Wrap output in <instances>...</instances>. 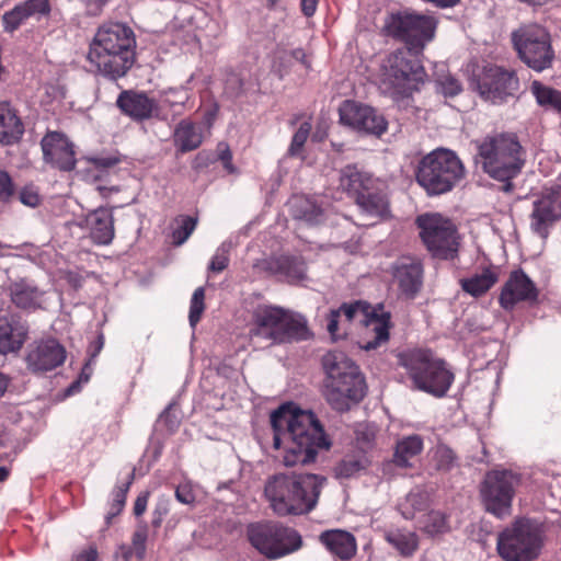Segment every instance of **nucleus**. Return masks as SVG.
Instances as JSON below:
<instances>
[{"label": "nucleus", "instance_id": "nucleus-1", "mask_svg": "<svg viewBox=\"0 0 561 561\" xmlns=\"http://www.w3.org/2000/svg\"><path fill=\"white\" fill-rule=\"evenodd\" d=\"M273 448L283 449L286 467L313 462L319 450L330 449L331 442L314 413L286 402L270 414Z\"/></svg>", "mask_w": 561, "mask_h": 561}, {"label": "nucleus", "instance_id": "nucleus-2", "mask_svg": "<svg viewBox=\"0 0 561 561\" xmlns=\"http://www.w3.org/2000/svg\"><path fill=\"white\" fill-rule=\"evenodd\" d=\"M134 31L119 22L104 23L96 30L87 54L90 67L110 80L126 76L136 59Z\"/></svg>", "mask_w": 561, "mask_h": 561}, {"label": "nucleus", "instance_id": "nucleus-3", "mask_svg": "<svg viewBox=\"0 0 561 561\" xmlns=\"http://www.w3.org/2000/svg\"><path fill=\"white\" fill-rule=\"evenodd\" d=\"M476 164L490 179L502 183L501 191L512 193L513 180L517 178L526 162L525 149L517 134L495 131L476 141Z\"/></svg>", "mask_w": 561, "mask_h": 561}, {"label": "nucleus", "instance_id": "nucleus-4", "mask_svg": "<svg viewBox=\"0 0 561 561\" xmlns=\"http://www.w3.org/2000/svg\"><path fill=\"white\" fill-rule=\"evenodd\" d=\"M327 478L314 473H275L264 485V495L278 516L304 515L318 504Z\"/></svg>", "mask_w": 561, "mask_h": 561}, {"label": "nucleus", "instance_id": "nucleus-5", "mask_svg": "<svg viewBox=\"0 0 561 561\" xmlns=\"http://www.w3.org/2000/svg\"><path fill=\"white\" fill-rule=\"evenodd\" d=\"M340 187L358 208L363 221L357 225L375 226L391 216L387 184L356 164L345 165L340 173Z\"/></svg>", "mask_w": 561, "mask_h": 561}, {"label": "nucleus", "instance_id": "nucleus-6", "mask_svg": "<svg viewBox=\"0 0 561 561\" xmlns=\"http://www.w3.org/2000/svg\"><path fill=\"white\" fill-rule=\"evenodd\" d=\"M325 373L324 397L339 411L348 409L350 402H359L366 394V382L359 367L341 351L328 352L322 357Z\"/></svg>", "mask_w": 561, "mask_h": 561}, {"label": "nucleus", "instance_id": "nucleus-7", "mask_svg": "<svg viewBox=\"0 0 561 561\" xmlns=\"http://www.w3.org/2000/svg\"><path fill=\"white\" fill-rule=\"evenodd\" d=\"M398 365L405 370L413 388L435 398H443L455 380L445 359L430 348H410L397 355Z\"/></svg>", "mask_w": 561, "mask_h": 561}, {"label": "nucleus", "instance_id": "nucleus-8", "mask_svg": "<svg viewBox=\"0 0 561 561\" xmlns=\"http://www.w3.org/2000/svg\"><path fill=\"white\" fill-rule=\"evenodd\" d=\"M426 71L410 49L398 48L388 54L379 68L380 88L393 101L411 98L424 83Z\"/></svg>", "mask_w": 561, "mask_h": 561}, {"label": "nucleus", "instance_id": "nucleus-9", "mask_svg": "<svg viewBox=\"0 0 561 561\" xmlns=\"http://www.w3.org/2000/svg\"><path fill=\"white\" fill-rule=\"evenodd\" d=\"M466 175V168L458 154L446 148H437L425 154L417 163L415 180L427 195L448 193Z\"/></svg>", "mask_w": 561, "mask_h": 561}, {"label": "nucleus", "instance_id": "nucleus-10", "mask_svg": "<svg viewBox=\"0 0 561 561\" xmlns=\"http://www.w3.org/2000/svg\"><path fill=\"white\" fill-rule=\"evenodd\" d=\"M250 336L274 345L307 340L309 330L304 318L296 317L280 307L264 306L253 313Z\"/></svg>", "mask_w": 561, "mask_h": 561}, {"label": "nucleus", "instance_id": "nucleus-11", "mask_svg": "<svg viewBox=\"0 0 561 561\" xmlns=\"http://www.w3.org/2000/svg\"><path fill=\"white\" fill-rule=\"evenodd\" d=\"M543 539L540 524L519 518L499 534L496 549L505 561H535L540 556Z\"/></svg>", "mask_w": 561, "mask_h": 561}, {"label": "nucleus", "instance_id": "nucleus-12", "mask_svg": "<svg viewBox=\"0 0 561 561\" xmlns=\"http://www.w3.org/2000/svg\"><path fill=\"white\" fill-rule=\"evenodd\" d=\"M436 27L437 20L434 16L399 11L386 18L382 32L386 36L403 43L404 49L421 53L434 39Z\"/></svg>", "mask_w": 561, "mask_h": 561}, {"label": "nucleus", "instance_id": "nucleus-13", "mask_svg": "<svg viewBox=\"0 0 561 561\" xmlns=\"http://www.w3.org/2000/svg\"><path fill=\"white\" fill-rule=\"evenodd\" d=\"M247 537L251 546L268 560L289 556L302 546L300 534L279 522L251 524Z\"/></svg>", "mask_w": 561, "mask_h": 561}, {"label": "nucleus", "instance_id": "nucleus-14", "mask_svg": "<svg viewBox=\"0 0 561 561\" xmlns=\"http://www.w3.org/2000/svg\"><path fill=\"white\" fill-rule=\"evenodd\" d=\"M512 44L518 58L530 69L541 72L552 67L556 58L550 33L533 23L512 32Z\"/></svg>", "mask_w": 561, "mask_h": 561}, {"label": "nucleus", "instance_id": "nucleus-15", "mask_svg": "<svg viewBox=\"0 0 561 561\" xmlns=\"http://www.w3.org/2000/svg\"><path fill=\"white\" fill-rule=\"evenodd\" d=\"M420 238L434 259L453 261L458 256L460 237L451 220L439 214H425L416 218Z\"/></svg>", "mask_w": 561, "mask_h": 561}, {"label": "nucleus", "instance_id": "nucleus-16", "mask_svg": "<svg viewBox=\"0 0 561 561\" xmlns=\"http://www.w3.org/2000/svg\"><path fill=\"white\" fill-rule=\"evenodd\" d=\"M519 483L520 476L512 470L489 471L481 485V496L486 511L497 517L510 515Z\"/></svg>", "mask_w": 561, "mask_h": 561}, {"label": "nucleus", "instance_id": "nucleus-17", "mask_svg": "<svg viewBox=\"0 0 561 561\" xmlns=\"http://www.w3.org/2000/svg\"><path fill=\"white\" fill-rule=\"evenodd\" d=\"M67 357L66 348L58 340H35L25 350L24 363L33 375H44L61 366Z\"/></svg>", "mask_w": 561, "mask_h": 561}, {"label": "nucleus", "instance_id": "nucleus-18", "mask_svg": "<svg viewBox=\"0 0 561 561\" xmlns=\"http://www.w3.org/2000/svg\"><path fill=\"white\" fill-rule=\"evenodd\" d=\"M480 95L492 103H502L519 90V79L515 70L492 66L485 68L478 80Z\"/></svg>", "mask_w": 561, "mask_h": 561}, {"label": "nucleus", "instance_id": "nucleus-19", "mask_svg": "<svg viewBox=\"0 0 561 561\" xmlns=\"http://www.w3.org/2000/svg\"><path fill=\"white\" fill-rule=\"evenodd\" d=\"M339 112L341 123L358 131L379 137L387 130L388 122L371 106L347 100Z\"/></svg>", "mask_w": 561, "mask_h": 561}, {"label": "nucleus", "instance_id": "nucleus-20", "mask_svg": "<svg viewBox=\"0 0 561 561\" xmlns=\"http://www.w3.org/2000/svg\"><path fill=\"white\" fill-rule=\"evenodd\" d=\"M539 289L535 282L522 270H513L499 295V305L506 311L520 302L533 304L538 300Z\"/></svg>", "mask_w": 561, "mask_h": 561}, {"label": "nucleus", "instance_id": "nucleus-21", "mask_svg": "<svg viewBox=\"0 0 561 561\" xmlns=\"http://www.w3.org/2000/svg\"><path fill=\"white\" fill-rule=\"evenodd\" d=\"M43 160L53 169L70 172L77 165L75 145L59 131H48L41 140Z\"/></svg>", "mask_w": 561, "mask_h": 561}, {"label": "nucleus", "instance_id": "nucleus-22", "mask_svg": "<svg viewBox=\"0 0 561 561\" xmlns=\"http://www.w3.org/2000/svg\"><path fill=\"white\" fill-rule=\"evenodd\" d=\"M391 274L400 295L405 299H414L421 291L424 266L420 259L413 256L399 257L391 267Z\"/></svg>", "mask_w": 561, "mask_h": 561}, {"label": "nucleus", "instance_id": "nucleus-23", "mask_svg": "<svg viewBox=\"0 0 561 561\" xmlns=\"http://www.w3.org/2000/svg\"><path fill=\"white\" fill-rule=\"evenodd\" d=\"M28 323L15 311L0 312V354L18 353L28 337Z\"/></svg>", "mask_w": 561, "mask_h": 561}, {"label": "nucleus", "instance_id": "nucleus-24", "mask_svg": "<svg viewBox=\"0 0 561 561\" xmlns=\"http://www.w3.org/2000/svg\"><path fill=\"white\" fill-rule=\"evenodd\" d=\"M116 105L121 112L135 122H145L157 116L158 102L149 98L146 92L135 90L122 91L116 100Z\"/></svg>", "mask_w": 561, "mask_h": 561}, {"label": "nucleus", "instance_id": "nucleus-25", "mask_svg": "<svg viewBox=\"0 0 561 561\" xmlns=\"http://www.w3.org/2000/svg\"><path fill=\"white\" fill-rule=\"evenodd\" d=\"M363 311L365 312L363 322L366 327V335L370 339L365 341L362 347L366 351L375 350L389 340L392 328L391 313L385 309L382 304Z\"/></svg>", "mask_w": 561, "mask_h": 561}, {"label": "nucleus", "instance_id": "nucleus-26", "mask_svg": "<svg viewBox=\"0 0 561 561\" xmlns=\"http://www.w3.org/2000/svg\"><path fill=\"white\" fill-rule=\"evenodd\" d=\"M561 217V199L556 193H548L534 203L531 229L540 237L548 236V228Z\"/></svg>", "mask_w": 561, "mask_h": 561}, {"label": "nucleus", "instance_id": "nucleus-27", "mask_svg": "<svg viewBox=\"0 0 561 561\" xmlns=\"http://www.w3.org/2000/svg\"><path fill=\"white\" fill-rule=\"evenodd\" d=\"M319 540L332 556L342 561H348L356 554V538L346 530L330 529L322 531Z\"/></svg>", "mask_w": 561, "mask_h": 561}, {"label": "nucleus", "instance_id": "nucleus-28", "mask_svg": "<svg viewBox=\"0 0 561 561\" xmlns=\"http://www.w3.org/2000/svg\"><path fill=\"white\" fill-rule=\"evenodd\" d=\"M85 227L95 244L107 245L115 236L114 217L110 209L99 207L85 217Z\"/></svg>", "mask_w": 561, "mask_h": 561}, {"label": "nucleus", "instance_id": "nucleus-29", "mask_svg": "<svg viewBox=\"0 0 561 561\" xmlns=\"http://www.w3.org/2000/svg\"><path fill=\"white\" fill-rule=\"evenodd\" d=\"M9 295L12 304L19 309L35 311L42 308L44 293L30 279L12 282L9 285Z\"/></svg>", "mask_w": 561, "mask_h": 561}, {"label": "nucleus", "instance_id": "nucleus-30", "mask_svg": "<svg viewBox=\"0 0 561 561\" xmlns=\"http://www.w3.org/2000/svg\"><path fill=\"white\" fill-rule=\"evenodd\" d=\"M24 134V124L18 111L8 101H0V142L18 144Z\"/></svg>", "mask_w": 561, "mask_h": 561}, {"label": "nucleus", "instance_id": "nucleus-31", "mask_svg": "<svg viewBox=\"0 0 561 561\" xmlns=\"http://www.w3.org/2000/svg\"><path fill=\"white\" fill-rule=\"evenodd\" d=\"M203 141V130L197 123L185 118L180 121L175 126L173 131V144L178 152L186 153L194 151L202 146Z\"/></svg>", "mask_w": 561, "mask_h": 561}, {"label": "nucleus", "instance_id": "nucleus-32", "mask_svg": "<svg viewBox=\"0 0 561 561\" xmlns=\"http://www.w3.org/2000/svg\"><path fill=\"white\" fill-rule=\"evenodd\" d=\"M500 277L499 267L492 264L482 267L481 273L460 279L462 290L472 297H481L486 294Z\"/></svg>", "mask_w": 561, "mask_h": 561}, {"label": "nucleus", "instance_id": "nucleus-33", "mask_svg": "<svg viewBox=\"0 0 561 561\" xmlns=\"http://www.w3.org/2000/svg\"><path fill=\"white\" fill-rule=\"evenodd\" d=\"M268 270L289 282H297L306 277L307 264L302 256L279 255L270 261Z\"/></svg>", "mask_w": 561, "mask_h": 561}, {"label": "nucleus", "instance_id": "nucleus-34", "mask_svg": "<svg viewBox=\"0 0 561 561\" xmlns=\"http://www.w3.org/2000/svg\"><path fill=\"white\" fill-rule=\"evenodd\" d=\"M369 465L370 460L367 453L355 448L335 465L333 472L337 479H351L366 470Z\"/></svg>", "mask_w": 561, "mask_h": 561}, {"label": "nucleus", "instance_id": "nucleus-35", "mask_svg": "<svg viewBox=\"0 0 561 561\" xmlns=\"http://www.w3.org/2000/svg\"><path fill=\"white\" fill-rule=\"evenodd\" d=\"M423 450V439L420 435L413 434L405 436L397 442L392 462L400 468H411L412 459L417 457Z\"/></svg>", "mask_w": 561, "mask_h": 561}, {"label": "nucleus", "instance_id": "nucleus-36", "mask_svg": "<svg viewBox=\"0 0 561 561\" xmlns=\"http://www.w3.org/2000/svg\"><path fill=\"white\" fill-rule=\"evenodd\" d=\"M385 539L403 557L412 556L419 546L416 534L405 529L389 530Z\"/></svg>", "mask_w": 561, "mask_h": 561}, {"label": "nucleus", "instance_id": "nucleus-37", "mask_svg": "<svg viewBox=\"0 0 561 561\" xmlns=\"http://www.w3.org/2000/svg\"><path fill=\"white\" fill-rule=\"evenodd\" d=\"M291 215L310 224H316L322 216V208L312 199L305 196H295L290 201Z\"/></svg>", "mask_w": 561, "mask_h": 561}, {"label": "nucleus", "instance_id": "nucleus-38", "mask_svg": "<svg viewBox=\"0 0 561 561\" xmlns=\"http://www.w3.org/2000/svg\"><path fill=\"white\" fill-rule=\"evenodd\" d=\"M530 91L541 107L561 113V91L546 85L539 80L531 82Z\"/></svg>", "mask_w": 561, "mask_h": 561}, {"label": "nucleus", "instance_id": "nucleus-39", "mask_svg": "<svg viewBox=\"0 0 561 561\" xmlns=\"http://www.w3.org/2000/svg\"><path fill=\"white\" fill-rule=\"evenodd\" d=\"M135 480V470H133L125 483L116 485L112 491V500L108 503V511L105 515L106 526L112 524L114 517L118 516L126 504L128 491Z\"/></svg>", "mask_w": 561, "mask_h": 561}, {"label": "nucleus", "instance_id": "nucleus-40", "mask_svg": "<svg viewBox=\"0 0 561 561\" xmlns=\"http://www.w3.org/2000/svg\"><path fill=\"white\" fill-rule=\"evenodd\" d=\"M176 221L179 222V226L173 230L172 239L175 245H181L195 230L197 218L191 216H180Z\"/></svg>", "mask_w": 561, "mask_h": 561}, {"label": "nucleus", "instance_id": "nucleus-41", "mask_svg": "<svg viewBox=\"0 0 561 561\" xmlns=\"http://www.w3.org/2000/svg\"><path fill=\"white\" fill-rule=\"evenodd\" d=\"M149 528L145 520L138 522L136 529L131 535V549L136 550V558L142 560L146 556V543L148 539Z\"/></svg>", "mask_w": 561, "mask_h": 561}, {"label": "nucleus", "instance_id": "nucleus-42", "mask_svg": "<svg viewBox=\"0 0 561 561\" xmlns=\"http://www.w3.org/2000/svg\"><path fill=\"white\" fill-rule=\"evenodd\" d=\"M230 250H231V244L230 243H221L214 256L211 257L210 262H209V265H208V271L209 272H213V273H221L222 271H225L228 265H229V262H230Z\"/></svg>", "mask_w": 561, "mask_h": 561}, {"label": "nucleus", "instance_id": "nucleus-43", "mask_svg": "<svg viewBox=\"0 0 561 561\" xmlns=\"http://www.w3.org/2000/svg\"><path fill=\"white\" fill-rule=\"evenodd\" d=\"M27 19L28 16L26 15L22 4H16L12 10L5 12L2 15V24L4 31H16Z\"/></svg>", "mask_w": 561, "mask_h": 561}, {"label": "nucleus", "instance_id": "nucleus-44", "mask_svg": "<svg viewBox=\"0 0 561 561\" xmlns=\"http://www.w3.org/2000/svg\"><path fill=\"white\" fill-rule=\"evenodd\" d=\"M205 290L203 287H198L194 290L192 299H191V306H190V313H188V320L190 324L192 327H195L205 310Z\"/></svg>", "mask_w": 561, "mask_h": 561}, {"label": "nucleus", "instance_id": "nucleus-45", "mask_svg": "<svg viewBox=\"0 0 561 561\" xmlns=\"http://www.w3.org/2000/svg\"><path fill=\"white\" fill-rule=\"evenodd\" d=\"M435 467L439 471H449L456 462V455L454 450L447 446H438L434 454Z\"/></svg>", "mask_w": 561, "mask_h": 561}, {"label": "nucleus", "instance_id": "nucleus-46", "mask_svg": "<svg viewBox=\"0 0 561 561\" xmlns=\"http://www.w3.org/2000/svg\"><path fill=\"white\" fill-rule=\"evenodd\" d=\"M21 4L28 19L36 18L39 20L43 16H48L51 11L49 0H26Z\"/></svg>", "mask_w": 561, "mask_h": 561}, {"label": "nucleus", "instance_id": "nucleus-47", "mask_svg": "<svg viewBox=\"0 0 561 561\" xmlns=\"http://www.w3.org/2000/svg\"><path fill=\"white\" fill-rule=\"evenodd\" d=\"M310 131H311V123L310 122H304L299 126V128L293 136L291 142H290V146L288 149L289 156H298L301 152V150L310 135Z\"/></svg>", "mask_w": 561, "mask_h": 561}, {"label": "nucleus", "instance_id": "nucleus-48", "mask_svg": "<svg viewBox=\"0 0 561 561\" xmlns=\"http://www.w3.org/2000/svg\"><path fill=\"white\" fill-rule=\"evenodd\" d=\"M18 199L27 207H37L41 204V195L36 185H24L18 193Z\"/></svg>", "mask_w": 561, "mask_h": 561}, {"label": "nucleus", "instance_id": "nucleus-49", "mask_svg": "<svg viewBox=\"0 0 561 561\" xmlns=\"http://www.w3.org/2000/svg\"><path fill=\"white\" fill-rule=\"evenodd\" d=\"M13 181L8 172L0 170V201L9 203L15 197Z\"/></svg>", "mask_w": 561, "mask_h": 561}, {"label": "nucleus", "instance_id": "nucleus-50", "mask_svg": "<svg viewBox=\"0 0 561 561\" xmlns=\"http://www.w3.org/2000/svg\"><path fill=\"white\" fill-rule=\"evenodd\" d=\"M437 84L440 88V92L445 96L453 98V96L459 94L462 90V87H461V83L459 82V80L449 75L438 79Z\"/></svg>", "mask_w": 561, "mask_h": 561}, {"label": "nucleus", "instance_id": "nucleus-51", "mask_svg": "<svg viewBox=\"0 0 561 561\" xmlns=\"http://www.w3.org/2000/svg\"><path fill=\"white\" fill-rule=\"evenodd\" d=\"M164 103L171 108L184 106L188 100V93L185 89H169L164 92Z\"/></svg>", "mask_w": 561, "mask_h": 561}, {"label": "nucleus", "instance_id": "nucleus-52", "mask_svg": "<svg viewBox=\"0 0 561 561\" xmlns=\"http://www.w3.org/2000/svg\"><path fill=\"white\" fill-rule=\"evenodd\" d=\"M218 159L222 163L224 169L229 174H234L238 172L237 168L232 163V152L226 142L218 144Z\"/></svg>", "mask_w": 561, "mask_h": 561}, {"label": "nucleus", "instance_id": "nucleus-53", "mask_svg": "<svg viewBox=\"0 0 561 561\" xmlns=\"http://www.w3.org/2000/svg\"><path fill=\"white\" fill-rule=\"evenodd\" d=\"M175 497L182 504H192L195 502L193 489L187 483L178 485L175 490Z\"/></svg>", "mask_w": 561, "mask_h": 561}, {"label": "nucleus", "instance_id": "nucleus-54", "mask_svg": "<svg viewBox=\"0 0 561 561\" xmlns=\"http://www.w3.org/2000/svg\"><path fill=\"white\" fill-rule=\"evenodd\" d=\"M169 514L167 503H158L152 511L151 526L153 529L160 528L164 517Z\"/></svg>", "mask_w": 561, "mask_h": 561}, {"label": "nucleus", "instance_id": "nucleus-55", "mask_svg": "<svg viewBox=\"0 0 561 561\" xmlns=\"http://www.w3.org/2000/svg\"><path fill=\"white\" fill-rule=\"evenodd\" d=\"M149 496L150 493L148 491H145L136 497L134 503V515L136 517H140L146 512Z\"/></svg>", "mask_w": 561, "mask_h": 561}, {"label": "nucleus", "instance_id": "nucleus-56", "mask_svg": "<svg viewBox=\"0 0 561 561\" xmlns=\"http://www.w3.org/2000/svg\"><path fill=\"white\" fill-rule=\"evenodd\" d=\"M359 310H363L360 302H354V304H343L335 311H340V316L343 314L347 321H352Z\"/></svg>", "mask_w": 561, "mask_h": 561}, {"label": "nucleus", "instance_id": "nucleus-57", "mask_svg": "<svg viewBox=\"0 0 561 561\" xmlns=\"http://www.w3.org/2000/svg\"><path fill=\"white\" fill-rule=\"evenodd\" d=\"M104 346V335L100 333L98 337L92 341L88 347V353L90 356V360H93L102 351Z\"/></svg>", "mask_w": 561, "mask_h": 561}, {"label": "nucleus", "instance_id": "nucleus-58", "mask_svg": "<svg viewBox=\"0 0 561 561\" xmlns=\"http://www.w3.org/2000/svg\"><path fill=\"white\" fill-rule=\"evenodd\" d=\"M340 311L331 310L328 316L327 329L335 337L339 330Z\"/></svg>", "mask_w": 561, "mask_h": 561}, {"label": "nucleus", "instance_id": "nucleus-59", "mask_svg": "<svg viewBox=\"0 0 561 561\" xmlns=\"http://www.w3.org/2000/svg\"><path fill=\"white\" fill-rule=\"evenodd\" d=\"M319 0H300L301 12L305 16L311 18L314 15L318 8Z\"/></svg>", "mask_w": 561, "mask_h": 561}, {"label": "nucleus", "instance_id": "nucleus-60", "mask_svg": "<svg viewBox=\"0 0 561 561\" xmlns=\"http://www.w3.org/2000/svg\"><path fill=\"white\" fill-rule=\"evenodd\" d=\"M98 557V551L94 547H89L77 553L73 557V561H95Z\"/></svg>", "mask_w": 561, "mask_h": 561}, {"label": "nucleus", "instance_id": "nucleus-61", "mask_svg": "<svg viewBox=\"0 0 561 561\" xmlns=\"http://www.w3.org/2000/svg\"><path fill=\"white\" fill-rule=\"evenodd\" d=\"M291 57L302 64L307 69L311 68V62L308 59L306 51L302 48H296L290 53Z\"/></svg>", "mask_w": 561, "mask_h": 561}, {"label": "nucleus", "instance_id": "nucleus-62", "mask_svg": "<svg viewBox=\"0 0 561 561\" xmlns=\"http://www.w3.org/2000/svg\"><path fill=\"white\" fill-rule=\"evenodd\" d=\"M119 551L125 561H130L133 557H136V550L131 549V545H122Z\"/></svg>", "mask_w": 561, "mask_h": 561}, {"label": "nucleus", "instance_id": "nucleus-63", "mask_svg": "<svg viewBox=\"0 0 561 561\" xmlns=\"http://www.w3.org/2000/svg\"><path fill=\"white\" fill-rule=\"evenodd\" d=\"M8 385V377L4 374L0 373V397L5 392Z\"/></svg>", "mask_w": 561, "mask_h": 561}, {"label": "nucleus", "instance_id": "nucleus-64", "mask_svg": "<svg viewBox=\"0 0 561 561\" xmlns=\"http://www.w3.org/2000/svg\"><path fill=\"white\" fill-rule=\"evenodd\" d=\"M96 162L99 165H102V167H112L116 163V160L106 158V159H99V160H96Z\"/></svg>", "mask_w": 561, "mask_h": 561}]
</instances>
